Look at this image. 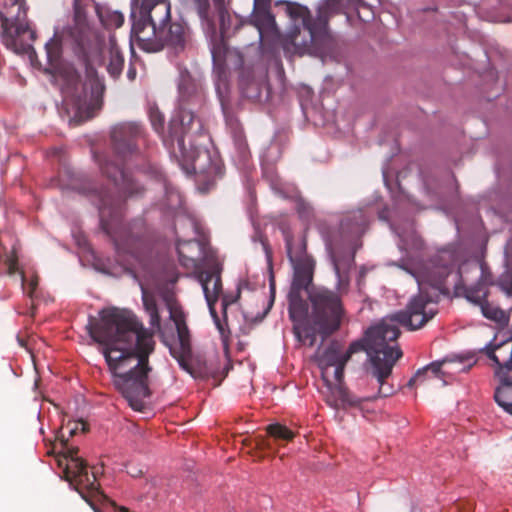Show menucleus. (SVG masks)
Returning a JSON list of instances; mask_svg holds the SVG:
<instances>
[{
	"label": "nucleus",
	"instance_id": "1",
	"mask_svg": "<svg viewBox=\"0 0 512 512\" xmlns=\"http://www.w3.org/2000/svg\"><path fill=\"white\" fill-rule=\"evenodd\" d=\"M114 155L94 152L93 157L101 173L113 183L114 190L96 187L91 183H73V189L88 197L99 210L103 231L112 240L119 256H130L137 261L151 250L153 237L143 219L129 224L122 222L123 197L137 196L144 188L126 170L124 163L138 157V144L144 141V132L136 123H121L111 132Z\"/></svg>",
	"mask_w": 512,
	"mask_h": 512
},
{
	"label": "nucleus",
	"instance_id": "2",
	"mask_svg": "<svg viewBox=\"0 0 512 512\" xmlns=\"http://www.w3.org/2000/svg\"><path fill=\"white\" fill-rule=\"evenodd\" d=\"M458 262L454 250H440L424 267L420 275L416 276L420 292L413 296L404 310L395 312L376 326L369 328L362 339L350 343L344 352V361H349L353 354L365 351L369 357L372 370L371 375L378 385L377 394L364 397L365 401H372L380 397H388L393 393V387L386 385V379L391 375L392 369L399 358L402 357L400 347L390 345L400 336L397 324L409 331L421 329L437 313L429 307L432 298L423 291L424 284L430 285L440 293H447V278L454 271Z\"/></svg>",
	"mask_w": 512,
	"mask_h": 512
},
{
	"label": "nucleus",
	"instance_id": "3",
	"mask_svg": "<svg viewBox=\"0 0 512 512\" xmlns=\"http://www.w3.org/2000/svg\"><path fill=\"white\" fill-rule=\"evenodd\" d=\"M86 328L100 345L114 387L134 410H140L143 399L151 394L149 356L155 350L153 331L145 328L130 310L115 307L101 310L99 319L89 317Z\"/></svg>",
	"mask_w": 512,
	"mask_h": 512
},
{
	"label": "nucleus",
	"instance_id": "4",
	"mask_svg": "<svg viewBox=\"0 0 512 512\" xmlns=\"http://www.w3.org/2000/svg\"><path fill=\"white\" fill-rule=\"evenodd\" d=\"M179 114L170 122L169 138L175 156L183 161L191 162L194 169L201 154L208 155L203 149L201 139L206 138L201 120L196 119L193 108L201 107L205 102L204 91L190 74L183 73L178 83Z\"/></svg>",
	"mask_w": 512,
	"mask_h": 512
},
{
	"label": "nucleus",
	"instance_id": "5",
	"mask_svg": "<svg viewBox=\"0 0 512 512\" xmlns=\"http://www.w3.org/2000/svg\"><path fill=\"white\" fill-rule=\"evenodd\" d=\"M276 4H284L288 16L294 22L292 29L283 38L282 46L285 52H292L298 56H317L329 48L332 40L329 30L323 29L314 21L307 7L288 1Z\"/></svg>",
	"mask_w": 512,
	"mask_h": 512
},
{
	"label": "nucleus",
	"instance_id": "6",
	"mask_svg": "<svg viewBox=\"0 0 512 512\" xmlns=\"http://www.w3.org/2000/svg\"><path fill=\"white\" fill-rule=\"evenodd\" d=\"M85 82L82 83L76 68L68 62H61L55 68L53 78L60 88L64 100L71 102L80 109L87 106L92 109H100L105 86L99 78L95 68L84 60Z\"/></svg>",
	"mask_w": 512,
	"mask_h": 512
},
{
	"label": "nucleus",
	"instance_id": "7",
	"mask_svg": "<svg viewBox=\"0 0 512 512\" xmlns=\"http://www.w3.org/2000/svg\"><path fill=\"white\" fill-rule=\"evenodd\" d=\"M455 278V289L463 290L466 299L479 305L483 316L496 322H502L506 316L502 309L487 301V287L493 283L488 266L481 261L472 260L459 266Z\"/></svg>",
	"mask_w": 512,
	"mask_h": 512
},
{
	"label": "nucleus",
	"instance_id": "8",
	"mask_svg": "<svg viewBox=\"0 0 512 512\" xmlns=\"http://www.w3.org/2000/svg\"><path fill=\"white\" fill-rule=\"evenodd\" d=\"M311 303L310 328L313 330L314 345L317 336L322 342L340 330L346 317L341 295L327 288H317L309 293Z\"/></svg>",
	"mask_w": 512,
	"mask_h": 512
},
{
	"label": "nucleus",
	"instance_id": "9",
	"mask_svg": "<svg viewBox=\"0 0 512 512\" xmlns=\"http://www.w3.org/2000/svg\"><path fill=\"white\" fill-rule=\"evenodd\" d=\"M367 225L368 219L362 210L349 213L340 223L345 248L340 249L336 245L331 248L332 263L339 285H347L349 282L348 272L355 261V241L365 232Z\"/></svg>",
	"mask_w": 512,
	"mask_h": 512
},
{
	"label": "nucleus",
	"instance_id": "10",
	"mask_svg": "<svg viewBox=\"0 0 512 512\" xmlns=\"http://www.w3.org/2000/svg\"><path fill=\"white\" fill-rule=\"evenodd\" d=\"M317 354L322 379L328 387H331V377L335 380V394L342 407H359L365 401L364 397L360 398L351 394L343 386L344 370L348 361H344V353L341 352L340 344L332 341L322 353L318 351Z\"/></svg>",
	"mask_w": 512,
	"mask_h": 512
},
{
	"label": "nucleus",
	"instance_id": "11",
	"mask_svg": "<svg viewBox=\"0 0 512 512\" xmlns=\"http://www.w3.org/2000/svg\"><path fill=\"white\" fill-rule=\"evenodd\" d=\"M28 5L26 0H12L0 11V34L3 44L15 53L27 51L28 45H24L21 37L28 33L34 41L35 32L27 23Z\"/></svg>",
	"mask_w": 512,
	"mask_h": 512
},
{
	"label": "nucleus",
	"instance_id": "12",
	"mask_svg": "<svg viewBox=\"0 0 512 512\" xmlns=\"http://www.w3.org/2000/svg\"><path fill=\"white\" fill-rule=\"evenodd\" d=\"M171 318L175 323L178 343L170 347V353L175 358L179 366L188 372L193 378L207 379L212 376L213 371L206 362H192V348L190 342V333L186 325L185 316L182 311H174Z\"/></svg>",
	"mask_w": 512,
	"mask_h": 512
},
{
	"label": "nucleus",
	"instance_id": "13",
	"mask_svg": "<svg viewBox=\"0 0 512 512\" xmlns=\"http://www.w3.org/2000/svg\"><path fill=\"white\" fill-rule=\"evenodd\" d=\"M162 35H153L144 31V23L133 22L132 33L137 38L139 47L146 52H158L164 47H170L176 52L184 49L187 42V29L181 23H168Z\"/></svg>",
	"mask_w": 512,
	"mask_h": 512
},
{
	"label": "nucleus",
	"instance_id": "14",
	"mask_svg": "<svg viewBox=\"0 0 512 512\" xmlns=\"http://www.w3.org/2000/svg\"><path fill=\"white\" fill-rule=\"evenodd\" d=\"M188 5L197 16L205 31L216 36L225 37L231 24V16L224 0H188Z\"/></svg>",
	"mask_w": 512,
	"mask_h": 512
},
{
	"label": "nucleus",
	"instance_id": "15",
	"mask_svg": "<svg viewBox=\"0 0 512 512\" xmlns=\"http://www.w3.org/2000/svg\"><path fill=\"white\" fill-rule=\"evenodd\" d=\"M300 290H291L288 294V314L293 323L295 338L302 345L314 346L313 330L310 328V312Z\"/></svg>",
	"mask_w": 512,
	"mask_h": 512
},
{
	"label": "nucleus",
	"instance_id": "16",
	"mask_svg": "<svg viewBox=\"0 0 512 512\" xmlns=\"http://www.w3.org/2000/svg\"><path fill=\"white\" fill-rule=\"evenodd\" d=\"M65 479L81 495V497L91 504V498L100 495L99 483L96 473L88 472L87 465L82 458H74L66 463L64 469Z\"/></svg>",
	"mask_w": 512,
	"mask_h": 512
},
{
	"label": "nucleus",
	"instance_id": "17",
	"mask_svg": "<svg viewBox=\"0 0 512 512\" xmlns=\"http://www.w3.org/2000/svg\"><path fill=\"white\" fill-rule=\"evenodd\" d=\"M171 20V6L167 0L146 1L140 10V18L136 22L144 23V31L153 35H162L165 26Z\"/></svg>",
	"mask_w": 512,
	"mask_h": 512
},
{
	"label": "nucleus",
	"instance_id": "18",
	"mask_svg": "<svg viewBox=\"0 0 512 512\" xmlns=\"http://www.w3.org/2000/svg\"><path fill=\"white\" fill-rule=\"evenodd\" d=\"M180 264L187 270H197L205 256V243L198 240H177Z\"/></svg>",
	"mask_w": 512,
	"mask_h": 512
},
{
	"label": "nucleus",
	"instance_id": "19",
	"mask_svg": "<svg viewBox=\"0 0 512 512\" xmlns=\"http://www.w3.org/2000/svg\"><path fill=\"white\" fill-rule=\"evenodd\" d=\"M293 267V280L291 290H307L313 280L314 260H301V262L291 264Z\"/></svg>",
	"mask_w": 512,
	"mask_h": 512
},
{
	"label": "nucleus",
	"instance_id": "20",
	"mask_svg": "<svg viewBox=\"0 0 512 512\" xmlns=\"http://www.w3.org/2000/svg\"><path fill=\"white\" fill-rule=\"evenodd\" d=\"M285 247L287 257L291 264L301 262V260H312V256L307 253V243L304 237L295 240L289 231H284Z\"/></svg>",
	"mask_w": 512,
	"mask_h": 512
},
{
	"label": "nucleus",
	"instance_id": "21",
	"mask_svg": "<svg viewBox=\"0 0 512 512\" xmlns=\"http://www.w3.org/2000/svg\"><path fill=\"white\" fill-rule=\"evenodd\" d=\"M202 288L207 302L217 301L222 289L220 268L215 265L212 271L202 274Z\"/></svg>",
	"mask_w": 512,
	"mask_h": 512
},
{
	"label": "nucleus",
	"instance_id": "22",
	"mask_svg": "<svg viewBox=\"0 0 512 512\" xmlns=\"http://www.w3.org/2000/svg\"><path fill=\"white\" fill-rule=\"evenodd\" d=\"M344 0H326L317 11V17L314 21L325 30L328 29V21L334 15L340 14L343 10Z\"/></svg>",
	"mask_w": 512,
	"mask_h": 512
},
{
	"label": "nucleus",
	"instance_id": "23",
	"mask_svg": "<svg viewBox=\"0 0 512 512\" xmlns=\"http://www.w3.org/2000/svg\"><path fill=\"white\" fill-rule=\"evenodd\" d=\"M498 379L500 385L495 390L494 399L505 412L512 416V375L511 379H505V376H499Z\"/></svg>",
	"mask_w": 512,
	"mask_h": 512
},
{
	"label": "nucleus",
	"instance_id": "24",
	"mask_svg": "<svg viewBox=\"0 0 512 512\" xmlns=\"http://www.w3.org/2000/svg\"><path fill=\"white\" fill-rule=\"evenodd\" d=\"M253 22L257 28L259 39H262L263 28H272L275 25V19L270 13V6L254 7Z\"/></svg>",
	"mask_w": 512,
	"mask_h": 512
},
{
	"label": "nucleus",
	"instance_id": "25",
	"mask_svg": "<svg viewBox=\"0 0 512 512\" xmlns=\"http://www.w3.org/2000/svg\"><path fill=\"white\" fill-rule=\"evenodd\" d=\"M109 54L110 57L107 70L112 77L117 78L122 72L124 57L119 48L113 43L112 39Z\"/></svg>",
	"mask_w": 512,
	"mask_h": 512
},
{
	"label": "nucleus",
	"instance_id": "26",
	"mask_svg": "<svg viewBox=\"0 0 512 512\" xmlns=\"http://www.w3.org/2000/svg\"><path fill=\"white\" fill-rule=\"evenodd\" d=\"M143 305L146 312L149 315V323L153 328H160V315L158 313V307L156 300L153 296L148 295L146 292L143 293Z\"/></svg>",
	"mask_w": 512,
	"mask_h": 512
},
{
	"label": "nucleus",
	"instance_id": "27",
	"mask_svg": "<svg viewBox=\"0 0 512 512\" xmlns=\"http://www.w3.org/2000/svg\"><path fill=\"white\" fill-rule=\"evenodd\" d=\"M446 362V360L432 362L426 367L419 369L415 376L409 380L408 385L412 386L415 382L422 381L429 372L432 373L434 377L440 378L442 373L441 368Z\"/></svg>",
	"mask_w": 512,
	"mask_h": 512
},
{
	"label": "nucleus",
	"instance_id": "28",
	"mask_svg": "<svg viewBox=\"0 0 512 512\" xmlns=\"http://www.w3.org/2000/svg\"><path fill=\"white\" fill-rule=\"evenodd\" d=\"M267 434L273 437L276 441H292L295 437V433L291 431L288 427L275 423L270 424L266 428Z\"/></svg>",
	"mask_w": 512,
	"mask_h": 512
},
{
	"label": "nucleus",
	"instance_id": "29",
	"mask_svg": "<svg viewBox=\"0 0 512 512\" xmlns=\"http://www.w3.org/2000/svg\"><path fill=\"white\" fill-rule=\"evenodd\" d=\"M101 21L108 29L119 28L124 23V16L117 11L108 12L106 15L101 16Z\"/></svg>",
	"mask_w": 512,
	"mask_h": 512
},
{
	"label": "nucleus",
	"instance_id": "30",
	"mask_svg": "<svg viewBox=\"0 0 512 512\" xmlns=\"http://www.w3.org/2000/svg\"><path fill=\"white\" fill-rule=\"evenodd\" d=\"M149 119L153 129L157 133H161L164 129V115L159 111L158 108H150Z\"/></svg>",
	"mask_w": 512,
	"mask_h": 512
},
{
	"label": "nucleus",
	"instance_id": "31",
	"mask_svg": "<svg viewBox=\"0 0 512 512\" xmlns=\"http://www.w3.org/2000/svg\"><path fill=\"white\" fill-rule=\"evenodd\" d=\"M78 430L85 432L87 430V424L82 420L73 423H68L67 425L62 427V437H64L65 431H67L68 435L72 437L78 432Z\"/></svg>",
	"mask_w": 512,
	"mask_h": 512
},
{
	"label": "nucleus",
	"instance_id": "32",
	"mask_svg": "<svg viewBox=\"0 0 512 512\" xmlns=\"http://www.w3.org/2000/svg\"><path fill=\"white\" fill-rule=\"evenodd\" d=\"M45 49H46V53H47V57L49 59V61H53L55 59H57L58 55H59V43L54 40V39H51L49 42H47L45 44Z\"/></svg>",
	"mask_w": 512,
	"mask_h": 512
},
{
	"label": "nucleus",
	"instance_id": "33",
	"mask_svg": "<svg viewBox=\"0 0 512 512\" xmlns=\"http://www.w3.org/2000/svg\"><path fill=\"white\" fill-rule=\"evenodd\" d=\"M217 301H211L210 302H207L208 303V306H209V310H210V313L215 321V324L217 325V328L220 330L221 333H223V327H222V324L219 320V317L215 311V308H214V305Z\"/></svg>",
	"mask_w": 512,
	"mask_h": 512
},
{
	"label": "nucleus",
	"instance_id": "34",
	"mask_svg": "<svg viewBox=\"0 0 512 512\" xmlns=\"http://www.w3.org/2000/svg\"><path fill=\"white\" fill-rule=\"evenodd\" d=\"M6 264L8 267V274L13 275L18 270V261L16 257H8L6 260Z\"/></svg>",
	"mask_w": 512,
	"mask_h": 512
},
{
	"label": "nucleus",
	"instance_id": "35",
	"mask_svg": "<svg viewBox=\"0 0 512 512\" xmlns=\"http://www.w3.org/2000/svg\"><path fill=\"white\" fill-rule=\"evenodd\" d=\"M459 364H463V367L459 368L458 371H468L474 364L471 357L461 358Z\"/></svg>",
	"mask_w": 512,
	"mask_h": 512
},
{
	"label": "nucleus",
	"instance_id": "36",
	"mask_svg": "<svg viewBox=\"0 0 512 512\" xmlns=\"http://www.w3.org/2000/svg\"><path fill=\"white\" fill-rule=\"evenodd\" d=\"M78 448L76 447H67L65 451V458L67 459V463L71 462L74 458L78 457Z\"/></svg>",
	"mask_w": 512,
	"mask_h": 512
},
{
	"label": "nucleus",
	"instance_id": "37",
	"mask_svg": "<svg viewBox=\"0 0 512 512\" xmlns=\"http://www.w3.org/2000/svg\"><path fill=\"white\" fill-rule=\"evenodd\" d=\"M297 210L302 217H309L311 212L310 207L303 202L298 203Z\"/></svg>",
	"mask_w": 512,
	"mask_h": 512
},
{
	"label": "nucleus",
	"instance_id": "38",
	"mask_svg": "<svg viewBox=\"0 0 512 512\" xmlns=\"http://www.w3.org/2000/svg\"><path fill=\"white\" fill-rule=\"evenodd\" d=\"M275 293H276L275 283H274L273 280H271V282H270V300H269V303H268L267 311L271 309V307H272V305L274 303Z\"/></svg>",
	"mask_w": 512,
	"mask_h": 512
},
{
	"label": "nucleus",
	"instance_id": "39",
	"mask_svg": "<svg viewBox=\"0 0 512 512\" xmlns=\"http://www.w3.org/2000/svg\"><path fill=\"white\" fill-rule=\"evenodd\" d=\"M256 447L261 450L266 449V448L268 449L269 443L265 438L261 437V438L257 439Z\"/></svg>",
	"mask_w": 512,
	"mask_h": 512
},
{
	"label": "nucleus",
	"instance_id": "40",
	"mask_svg": "<svg viewBox=\"0 0 512 512\" xmlns=\"http://www.w3.org/2000/svg\"><path fill=\"white\" fill-rule=\"evenodd\" d=\"M271 0H254V7L270 6Z\"/></svg>",
	"mask_w": 512,
	"mask_h": 512
},
{
	"label": "nucleus",
	"instance_id": "41",
	"mask_svg": "<svg viewBox=\"0 0 512 512\" xmlns=\"http://www.w3.org/2000/svg\"><path fill=\"white\" fill-rule=\"evenodd\" d=\"M127 76L130 80H134L135 77H136V69L133 68V67H130L128 72H127Z\"/></svg>",
	"mask_w": 512,
	"mask_h": 512
},
{
	"label": "nucleus",
	"instance_id": "42",
	"mask_svg": "<svg viewBox=\"0 0 512 512\" xmlns=\"http://www.w3.org/2000/svg\"><path fill=\"white\" fill-rule=\"evenodd\" d=\"M263 246H264V250L266 252V255H267L269 261H271V251H270L268 244L263 242Z\"/></svg>",
	"mask_w": 512,
	"mask_h": 512
},
{
	"label": "nucleus",
	"instance_id": "43",
	"mask_svg": "<svg viewBox=\"0 0 512 512\" xmlns=\"http://www.w3.org/2000/svg\"><path fill=\"white\" fill-rule=\"evenodd\" d=\"M511 286H512V284H511V283H509V284H507V285L503 286V290L505 291V293H506L507 295H510V294L512 293V287H511Z\"/></svg>",
	"mask_w": 512,
	"mask_h": 512
},
{
	"label": "nucleus",
	"instance_id": "44",
	"mask_svg": "<svg viewBox=\"0 0 512 512\" xmlns=\"http://www.w3.org/2000/svg\"><path fill=\"white\" fill-rule=\"evenodd\" d=\"M129 474L133 477H138L142 474V471L141 470H133V471H129Z\"/></svg>",
	"mask_w": 512,
	"mask_h": 512
},
{
	"label": "nucleus",
	"instance_id": "45",
	"mask_svg": "<svg viewBox=\"0 0 512 512\" xmlns=\"http://www.w3.org/2000/svg\"><path fill=\"white\" fill-rule=\"evenodd\" d=\"M212 56H213L214 63H217L219 61V57H218L217 53L215 52V50L212 51Z\"/></svg>",
	"mask_w": 512,
	"mask_h": 512
},
{
	"label": "nucleus",
	"instance_id": "46",
	"mask_svg": "<svg viewBox=\"0 0 512 512\" xmlns=\"http://www.w3.org/2000/svg\"><path fill=\"white\" fill-rule=\"evenodd\" d=\"M240 297V286L238 287V293H237V297L236 298H239Z\"/></svg>",
	"mask_w": 512,
	"mask_h": 512
},
{
	"label": "nucleus",
	"instance_id": "47",
	"mask_svg": "<svg viewBox=\"0 0 512 512\" xmlns=\"http://www.w3.org/2000/svg\"><path fill=\"white\" fill-rule=\"evenodd\" d=\"M223 304H224V308H226V306H227V304H228V303H227V301H224V303H223Z\"/></svg>",
	"mask_w": 512,
	"mask_h": 512
}]
</instances>
